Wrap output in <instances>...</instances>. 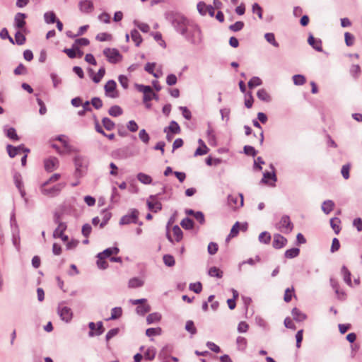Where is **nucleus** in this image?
<instances>
[{"label": "nucleus", "instance_id": "a18cd8bd", "mask_svg": "<svg viewBox=\"0 0 362 362\" xmlns=\"http://www.w3.org/2000/svg\"><path fill=\"white\" fill-rule=\"evenodd\" d=\"M105 259V258L104 257L98 254L97 265L100 269H105L108 267V263Z\"/></svg>", "mask_w": 362, "mask_h": 362}, {"label": "nucleus", "instance_id": "79ce46f5", "mask_svg": "<svg viewBox=\"0 0 362 362\" xmlns=\"http://www.w3.org/2000/svg\"><path fill=\"white\" fill-rule=\"evenodd\" d=\"M164 264L168 267H173L175 264L173 256L170 255H165L163 257Z\"/></svg>", "mask_w": 362, "mask_h": 362}, {"label": "nucleus", "instance_id": "de8ad7c7", "mask_svg": "<svg viewBox=\"0 0 362 362\" xmlns=\"http://www.w3.org/2000/svg\"><path fill=\"white\" fill-rule=\"evenodd\" d=\"M262 84V80L257 76L252 77L248 82V87L250 88H253L256 86H260Z\"/></svg>", "mask_w": 362, "mask_h": 362}, {"label": "nucleus", "instance_id": "7ed1b4c3", "mask_svg": "<svg viewBox=\"0 0 362 362\" xmlns=\"http://www.w3.org/2000/svg\"><path fill=\"white\" fill-rule=\"evenodd\" d=\"M105 93L107 97L117 98L119 97V91L117 90L116 82L113 80L108 81L105 86Z\"/></svg>", "mask_w": 362, "mask_h": 362}, {"label": "nucleus", "instance_id": "58836bf2", "mask_svg": "<svg viewBox=\"0 0 362 362\" xmlns=\"http://www.w3.org/2000/svg\"><path fill=\"white\" fill-rule=\"evenodd\" d=\"M90 43V41L89 40H88L87 38H78V39H76L73 45V47H78L80 48V47H83V46H87Z\"/></svg>", "mask_w": 362, "mask_h": 362}, {"label": "nucleus", "instance_id": "473e14b6", "mask_svg": "<svg viewBox=\"0 0 362 362\" xmlns=\"http://www.w3.org/2000/svg\"><path fill=\"white\" fill-rule=\"evenodd\" d=\"M131 37L132 40L135 42V45L136 46H139V45L142 42V37L139 31H137L136 30H134L132 31Z\"/></svg>", "mask_w": 362, "mask_h": 362}, {"label": "nucleus", "instance_id": "603ef678", "mask_svg": "<svg viewBox=\"0 0 362 362\" xmlns=\"http://www.w3.org/2000/svg\"><path fill=\"white\" fill-rule=\"evenodd\" d=\"M344 40H345V43L347 46L350 47V46H352L354 43V40H355V38H354V36L351 34L350 33H345L344 34Z\"/></svg>", "mask_w": 362, "mask_h": 362}, {"label": "nucleus", "instance_id": "4be33fe9", "mask_svg": "<svg viewBox=\"0 0 362 362\" xmlns=\"http://www.w3.org/2000/svg\"><path fill=\"white\" fill-rule=\"evenodd\" d=\"M89 73L92 77V80L95 83H98L105 74V69L104 67H101L96 74H94L93 69H89Z\"/></svg>", "mask_w": 362, "mask_h": 362}, {"label": "nucleus", "instance_id": "a19ab883", "mask_svg": "<svg viewBox=\"0 0 362 362\" xmlns=\"http://www.w3.org/2000/svg\"><path fill=\"white\" fill-rule=\"evenodd\" d=\"M25 35L21 32L18 31L15 35V41L16 43L18 45H22L25 42Z\"/></svg>", "mask_w": 362, "mask_h": 362}, {"label": "nucleus", "instance_id": "2f4dec72", "mask_svg": "<svg viewBox=\"0 0 362 362\" xmlns=\"http://www.w3.org/2000/svg\"><path fill=\"white\" fill-rule=\"evenodd\" d=\"M119 252V249L116 247H110L104 250L103 252L100 253V255L105 258L110 257L112 255H117Z\"/></svg>", "mask_w": 362, "mask_h": 362}, {"label": "nucleus", "instance_id": "864d4df0", "mask_svg": "<svg viewBox=\"0 0 362 362\" xmlns=\"http://www.w3.org/2000/svg\"><path fill=\"white\" fill-rule=\"evenodd\" d=\"M259 240L263 243H269L271 240V235L267 232H262L259 235Z\"/></svg>", "mask_w": 362, "mask_h": 362}, {"label": "nucleus", "instance_id": "4468645a", "mask_svg": "<svg viewBox=\"0 0 362 362\" xmlns=\"http://www.w3.org/2000/svg\"><path fill=\"white\" fill-rule=\"evenodd\" d=\"M78 7L80 11L85 13H90L94 10V5L91 0H81Z\"/></svg>", "mask_w": 362, "mask_h": 362}, {"label": "nucleus", "instance_id": "9b49d317", "mask_svg": "<svg viewBox=\"0 0 362 362\" xmlns=\"http://www.w3.org/2000/svg\"><path fill=\"white\" fill-rule=\"evenodd\" d=\"M197 10L199 13L202 16L209 13V15L211 17L214 16L215 9L214 7L211 5H206L204 2L200 1L197 4Z\"/></svg>", "mask_w": 362, "mask_h": 362}, {"label": "nucleus", "instance_id": "cd10ccee", "mask_svg": "<svg viewBox=\"0 0 362 362\" xmlns=\"http://www.w3.org/2000/svg\"><path fill=\"white\" fill-rule=\"evenodd\" d=\"M66 229V225L64 223H59L57 228L54 230L53 235L54 238L62 237V234Z\"/></svg>", "mask_w": 362, "mask_h": 362}, {"label": "nucleus", "instance_id": "a878e982", "mask_svg": "<svg viewBox=\"0 0 362 362\" xmlns=\"http://www.w3.org/2000/svg\"><path fill=\"white\" fill-rule=\"evenodd\" d=\"M161 319V315L158 313H153L149 314L146 317V322L148 324H152L154 322H158Z\"/></svg>", "mask_w": 362, "mask_h": 362}, {"label": "nucleus", "instance_id": "ea45409f", "mask_svg": "<svg viewBox=\"0 0 362 362\" xmlns=\"http://www.w3.org/2000/svg\"><path fill=\"white\" fill-rule=\"evenodd\" d=\"M109 114L113 117H117L122 114V108L118 105H114L109 109Z\"/></svg>", "mask_w": 362, "mask_h": 362}, {"label": "nucleus", "instance_id": "ddd939ff", "mask_svg": "<svg viewBox=\"0 0 362 362\" xmlns=\"http://www.w3.org/2000/svg\"><path fill=\"white\" fill-rule=\"evenodd\" d=\"M90 328L89 336L93 337L94 335H100L104 332V328L102 322H98L97 324L91 322L89 323Z\"/></svg>", "mask_w": 362, "mask_h": 362}, {"label": "nucleus", "instance_id": "6ab92c4d", "mask_svg": "<svg viewBox=\"0 0 362 362\" xmlns=\"http://www.w3.org/2000/svg\"><path fill=\"white\" fill-rule=\"evenodd\" d=\"M57 140L59 141L62 144V149H59V148L54 144H52V148H55L57 152L59 153H64L69 152L70 151V146L67 143V141L64 139V136H58Z\"/></svg>", "mask_w": 362, "mask_h": 362}, {"label": "nucleus", "instance_id": "c03bdc74", "mask_svg": "<svg viewBox=\"0 0 362 362\" xmlns=\"http://www.w3.org/2000/svg\"><path fill=\"white\" fill-rule=\"evenodd\" d=\"M300 250L298 248H292L287 250L285 252L286 258H294L299 255Z\"/></svg>", "mask_w": 362, "mask_h": 362}, {"label": "nucleus", "instance_id": "09e8293b", "mask_svg": "<svg viewBox=\"0 0 362 362\" xmlns=\"http://www.w3.org/2000/svg\"><path fill=\"white\" fill-rule=\"evenodd\" d=\"M293 81L295 85L300 86L305 83L306 79L304 76L298 74L293 76Z\"/></svg>", "mask_w": 362, "mask_h": 362}, {"label": "nucleus", "instance_id": "338daca9", "mask_svg": "<svg viewBox=\"0 0 362 362\" xmlns=\"http://www.w3.org/2000/svg\"><path fill=\"white\" fill-rule=\"evenodd\" d=\"M26 72H27V69L22 64H20L14 70V74L16 75H23V74H25Z\"/></svg>", "mask_w": 362, "mask_h": 362}, {"label": "nucleus", "instance_id": "bb28decb", "mask_svg": "<svg viewBox=\"0 0 362 362\" xmlns=\"http://www.w3.org/2000/svg\"><path fill=\"white\" fill-rule=\"evenodd\" d=\"M334 206V204L332 201L327 200L323 202L322 209L325 214H328L333 210Z\"/></svg>", "mask_w": 362, "mask_h": 362}, {"label": "nucleus", "instance_id": "bf43d9fd", "mask_svg": "<svg viewBox=\"0 0 362 362\" xmlns=\"http://www.w3.org/2000/svg\"><path fill=\"white\" fill-rule=\"evenodd\" d=\"M0 37L1 39H8L9 42L12 44H15L13 39L9 35L8 30L3 28L0 32Z\"/></svg>", "mask_w": 362, "mask_h": 362}, {"label": "nucleus", "instance_id": "7c9ffc66", "mask_svg": "<svg viewBox=\"0 0 362 362\" xmlns=\"http://www.w3.org/2000/svg\"><path fill=\"white\" fill-rule=\"evenodd\" d=\"M137 179L145 185H149L152 182L151 177L143 173H140L137 175Z\"/></svg>", "mask_w": 362, "mask_h": 362}, {"label": "nucleus", "instance_id": "39448f33", "mask_svg": "<svg viewBox=\"0 0 362 362\" xmlns=\"http://www.w3.org/2000/svg\"><path fill=\"white\" fill-rule=\"evenodd\" d=\"M278 229L284 233H288L293 229V224L290 220V218L287 216H284L279 223L277 224Z\"/></svg>", "mask_w": 362, "mask_h": 362}, {"label": "nucleus", "instance_id": "aec40b11", "mask_svg": "<svg viewBox=\"0 0 362 362\" xmlns=\"http://www.w3.org/2000/svg\"><path fill=\"white\" fill-rule=\"evenodd\" d=\"M175 23H176L175 27L177 30L182 34H184L187 31V21L186 18L183 17L177 18L175 19Z\"/></svg>", "mask_w": 362, "mask_h": 362}, {"label": "nucleus", "instance_id": "69168bd1", "mask_svg": "<svg viewBox=\"0 0 362 362\" xmlns=\"http://www.w3.org/2000/svg\"><path fill=\"white\" fill-rule=\"evenodd\" d=\"M189 288L196 293H199L202 290V285L200 282L191 284L189 285Z\"/></svg>", "mask_w": 362, "mask_h": 362}, {"label": "nucleus", "instance_id": "f257e3e1", "mask_svg": "<svg viewBox=\"0 0 362 362\" xmlns=\"http://www.w3.org/2000/svg\"><path fill=\"white\" fill-rule=\"evenodd\" d=\"M136 88L138 91L144 93L143 100L146 105V107L149 109L151 107V104L149 103L152 99H158L156 94L153 91V89L148 86H144L136 84Z\"/></svg>", "mask_w": 362, "mask_h": 362}, {"label": "nucleus", "instance_id": "72a5a7b5", "mask_svg": "<svg viewBox=\"0 0 362 362\" xmlns=\"http://www.w3.org/2000/svg\"><path fill=\"white\" fill-rule=\"evenodd\" d=\"M341 273L343 274L344 281L349 286H351V272L345 266L342 267Z\"/></svg>", "mask_w": 362, "mask_h": 362}, {"label": "nucleus", "instance_id": "a211bd4d", "mask_svg": "<svg viewBox=\"0 0 362 362\" xmlns=\"http://www.w3.org/2000/svg\"><path fill=\"white\" fill-rule=\"evenodd\" d=\"M286 243H287V240L281 235H280V234L274 235L272 245L274 248H276V249L282 248L284 246L286 245Z\"/></svg>", "mask_w": 362, "mask_h": 362}, {"label": "nucleus", "instance_id": "1a4fd4ad", "mask_svg": "<svg viewBox=\"0 0 362 362\" xmlns=\"http://www.w3.org/2000/svg\"><path fill=\"white\" fill-rule=\"evenodd\" d=\"M147 206L150 211L156 213L162 209V204L156 196H150L147 199Z\"/></svg>", "mask_w": 362, "mask_h": 362}, {"label": "nucleus", "instance_id": "c9c22d12", "mask_svg": "<svg viewBox=\"0 0 362 362\" xmlns=\"http://www.w3.org/2000/svg\"><path fill=\"white\" fill-rule=\"evenodd\" d=\"M102 123L105 129L111 131L115 128V123L109 118L104 117L102 120Z\"/></svg>", "mask_w": 362, "mask_h": 362}, {"label": "nucleus", "instance_id": "052dcab7", "mask_svg": "<svg viewBox=\"0 0 362 362\" xmlns=\"http://www.w3.org/2000/svg\"><path fill=\"white\" fill-rule=\"evenodd\" d=\"M350 169H351L350 164L344 165L341 168V175H342L343 177L346 180L349 179V177Z\"/></svg>", "mask_w": 362, "mask_h": 362}, {"label": "nucleus", "instance_id": "f03ea898", "mask_svg": "<svg viewBox=\"0 0 362 362\" xmlns=\"http://www.w3.org/2000/svg\"><path fill=\"white\" fill-rule=\"evenodd\" d=\"M49 184L47 182H44L40 187L42 193L49 197H54L57 195L64 187V185L61 183L50 187H49Z\"/></svg>", "mask_w": 362, "mask_h": 362}, {"label": "nucleus", "instance_id": "49530a36", "mask_svg": "<svg viewBox=\"0 0 362 362\" xmlns=\"http://www.w3.org/2000/svg\"><path fill=\"white\" fill-rule=\"evenodd\" d=\"M209 274L211 276L221 278L223 276V272L220 270V269L214 267H211L209 271Z\"/></svg>", "mask_w": 362, "mask_h": 362}, {"label": "nucleus", "instance_id": "4d7b16f0", "mask_svg": "<svg viewBox=\"0 0 362 362\" xmlns=\"http://www.w3.org/2000/svg\"><path fill=\"white\" fill-rule=\"evenodd\" d=\"M156 350L153 348H148L144 354V357L147 360H153L156 356Z\"/></svg>", "mask_w": 362, "mask_h": 362}, {"label": "nucleus", "instance_id": "f704fd0d", "mask_svg": "<svg viewBox=\"0 0 362 362\" xmlns=\"http://www.w3.org/2000/svg\"><path fill=\"white\" fill-rule=\"evenodd\" d=\"M276 180V175L274 173H264L261 182L268 184L269 180H272L274 182Z\"/></svg>", "mask_w": 362, "mask_h": 362}, {"label": "nucleus", "instance_id": "680f3d73", "mask_svg": "<svg viewBox=\"0 0 362 362\" xmlns=\"http://www.w3.org/2000/svg\"><path fill=\"white\" fill-rule=\"evenodd\" d=\"M6 136L12 140H18V136L14 128L11 127L8 129L6 132Z\"/></svg>", "mask_w": 362, "mask_h": 362}, {"label": "nucleus", "instance_id": "dca6fc26", "mask_svg": "<svg viewBox=\"0 0 362 362\" xmlns=\"http://www.w3.org/2000/svg\"><path fill=\"white\" fill-rule=\"evenodd\" d=\"M58 314L62 320L68 322L72 319V312L71 310L68 307H59L58 308Z\"/></svg>", "mask_w": 362, "mask_h": 362}, {"label": "nucleus", "instance_id": "f8f14e48", "mask_svg": "<svg viewBox=\"0 0 362 362\" xmlns=\"http://www.w3.org/2000/svg\"><path fill=\"white\" fill-rule=\"evenodd\" d=\"M45 169L47 172H52L59 166V160L55 157H49L44 160Z\"/></svg>", "mask_w": 362, "mask_h": 362}, {"label": "nucleus", "instance_id": "37998d69", "mask_svg": "<svg viewBox=\"0 0 362 362\" xmlns=\"http://www.w3.org/2000/svg\"><path fill=\"white\" fill-rule=\"evenodd\" d=\"M162 329L160 327L148 328L146 330V334L148 337L160 335Z\"/></svg>", "mask_w": 362, "mask_h": 362}, {"label": "nucleus", "instance_id": "b1692460", "mask_svg": "<svg viewBox=\"0 0 362 362\" xmlns=\"http://www.w3.org/2000/svg\"><path fill=\"white\" fill-rule=\"evenodd\" d=\"M330 226L334 230L336 234H339L341 228V221L339 218H332L330 219Z\"/></svg>", "mask_w": 362, "mask_h": 362}, {"label": "nucleus", "instance_id": "9d476101", "mask_svg": "<svg viewBox=\"0 0 362 362\" xmlns=\"http://www.w3.org/2000/svg\"><path fill=\"white\" fill-rule=\"evenodd\" d=\"M167 238L172 243L174 240L179 242L182 238V231L178 226H175L173 227L172 232L167 231Z\"/></svg>", "mask_w": 362, "mask_h": 362}, {"label": "nucleus", "instance_id": "4c0bfd02", "mask_svg": "<svg viewBox=\"0 0 362 362\" xmlns=\"http://www.w3.org/2000/svg\"><path fill=\"white\" fill-rule=\"evenodd\" d=\"M44 18L47 23H54L57 21L56 15L52 11L45 13Z\"/></svg>", "mask_w": 362, "mask_h": 362}, {"label": "nucleus", "instance_id": "c756f323", "mask_svg": "<svg viewBox=\"0 0 362 362\" xmlns=\"http://www.w3.org/2000/svg\"><path fill=\"white\" fill-rule=\"evenodd\" d=\"M294 292L295 290L293 286L286 288L284 296V301L286 303H289L291 300L293 296L296 297Z\"/></svg>", "mask_w": 362, "mask_h": 362}, {"label": "nucleus", "instance_id": "8fccbe9b", "mask_svg": "<svg viewBox=\"0 0 362 362\" xmlns=\"http://www.w3.org/2000/svg\"><path fill=\"white\" fill-rule=\"evenodd\" d=\"M264 37L268 42H269L274 47H279V44L276 41L275 36L273 33H266L264 35Z\"/></svg>", "mask_w": 362, "mask_h": 362}, {"label": "nucleus", "instance_id": "6e6552de", "mask_svg": "<svg viewBox=\"0 0 362 362\" xmlns=\"http://www.w3.org/2000/svg\"><path fill=\"white\" fill-rule=\"evenodd\" d=\"M131 302L133 305L140 304L136 308V312L139 315H144L146 313L149 312L151 310L150 306L145 303L146 302V300L144 298L131 300Z\"/></svg>", "mask_w": 362, "mask_h": 362}, {"label": "nucleus", "instance_id": "412c9836", "mask_svg": "<svg viewBox=\"0 0 362 362\" xmlns=\"http://www.w3.org/2000/svg\"><path fill=\"white\" fill-rule=\"evenodd\" d=\"M26 15L22 13H18L14 18V25L18 29H23L25 25Z\"/></svg>", "mask_w": 362, "mask_h": 362}, {"label": "nucleus", "instance_id": "2eb2a0df", "mask_svg": "<svg viewBox=\"0 0 362 362\" xmlns=\"http://www.w3.org/2000/svg\"><path fill=\"white\" fill-rule=\"evenodd\" d=\"M229 206L233 209H237L243 205V197L242 194L239 196L230 195L228 198Z\"/></svg>", "mask_w": 362, "mask_h": 362}, {"label": "nucleus", "instance_id": "774afa93", "mask_svg": "<svg viewBox=\"0 0 362 362\" xmlns=\"http://www.w3.org/2000/svg\"><path fill=\"white\" fill-rule=\"evenodd\" d=\"M244 152L247 156H255L257 154L256 150L255 149L254 147H252L251 146H245L244 147Z\"/></svg>", "mask_w": 362, "mask_h": 362}, {"label": "nucleus", "instance_id": "423d86ee", "mask_svg": "<svg viewBox=\"0 0 362 362\" xmlns=\"http://www.w3.org/2000/svg\"><path fill=\"white\" fill-rule=\"evenodd\" d=\"M248 225L247 223H240L237 221L232 227L230 232L226 239L228 241L230 238H233L238 235L239 231H246L247 230Z\"/></svg>", "mask_w": 362, "mask_h": 362}, {"label": "nucleus", "instance_id": "20e7f679", "mask_svg": "<svg viewBox=\"0 0 362 362\" xmlns=\"http://www.w3.org/2000/svg\"><path fill=\"white\" fill-rule=\"evenodd\" d=\"M103 54L107 58V60L112 64L117 63L122 59V55L116 49L107 48L104 49Z\"/></svg>", "mask_w": 362, "mask_h": 362}, {"label": "nucleus", "instance_id": "e433bc0d", "mask_svg": "<svg viewBox=\"0 0 362 362\" xmlns=\"http://www.w3.org/2000/svg\"><path fill=\"white\" fill-rule=\"evenodd\" d=\"M144 282L138 278H133L129 281V287L131 288H138L143 286Z\"/></svg>", "mask_w": 362, "mask_h": 362}, {"label": "nucleus", "instance_id": "0e129e2a", "mask_svg": "<svg viewBox=\"0 0 362 362\" xmlns=\"http://www.w3.org/2000/svg\"><path fill=\"white\" fill-rule=\"evenodd\" d=\"M139 139L145 144H148L150 139L149 135L145 129H141L139 134Z\"/></svg>", "mask_w": 362, "mask_h": 362}, {"label": "nucleus", "instance_id": "3c124183", "mask_svg": "<svg viewBox=\"0 0 362 362\" xmlns=\"http://www.w3.org/2000/svg\"><path fill=\"white\" fill-rule=\"evenodd\" d=\"M180 225L185 229H191L194 226V223L190 218H185L181 221Z\"/></svg>", "mask_w": 362, "mask_h": 362}, {"label": "nucleus", "instance_id": "c85d7f7f", "mask_svg": "<svg viewBox=\"0 0 362 362\" xmlns=\"http://www.w3.org/2000/svg\"><path fill=\"white\" fill-rule=\"evenodd\" d=\"M257 95L259 100L264 102H269L271 100L269 94L264 89L259 90L257 93Z\"/></svg>", "mask_w": 362, "mask_h": 362}, {"label": "nucleus", "instance_id": "e2e57ef3", "mask_svg": "<svg viewBox=\"0 0 362 362\" xmlns=\"http://www.w3.org/2000/svg\"><path fill=\"white\" fill-rule=\"evenodd\" d=\"M168 129L171 132L175 133V134H178L180 132V127L179 124L176 122H174V121L170 122V124L168 127Z\"/></svg>", "mask_w": 362, "mask_h": 362}, {"label": "nucleus", "instance_id": "f3484780", "mask_svg": "<svg viewBox=\"0 0 362 362\" xmlns=\"http://www.w3.org/2000/svg\"><path fill=\"white\" fill-rule=\"evenodd\" d=\"M7 151L11 158L15 157L18 154H21L24 152H29V149L25 148L23 146L14 147L11 145L7 146Z\"/></svg>", "mask_w": 362, "mask_h": 362}, {"label": "nucleus", "instance_id": "393cba45", "mask_svg": "<svg viewBox=\"0 0 362 362\" xmlns=\"http://www.w3.org/2000/svg\"><path fill=\"white\" fill-rule=\"evenodd\" d=\"M292 315L293 317V319L296 321H303L306 318V315L303 313L299 309L294 308L292 310Z\"/></svg>", "mask_w": 362, "mask_h": 362}, {"label": "nucleus", "instance_id": "5701e85b", "mask_svg": "<svg viewBox=\"0 0 362 362\" xmlns=\"http://www.w3.org/2000/svg\"><path fill=\"white\" fill-rule=\"evenodd\" d=\"M308 42L317 51H322V41L320 40L315 39L313 35H310Z\"/></svg>", "mask_w": 362, "mask_h": 362}, {"label": "nucleus", "instance_id": "13d9d810", "mask_svg": "<svg viewBox=\"0 0 362 362\" xmlns=\"http://www.w3.org/2000/svg\"><path fill=\"white\" fill-rule=\"evenodd\" d=\"M244 27V23L242 21H237L234 24L229 26V29L233 32L241 30Z\"/></svg>", "mask_w": 362, "mask_h": 362}, {"label": "nucleus", "instance_id": "6e6d98bb", "mask_svg": "<svg viewBox=\"0 0 362 362\" xmlns=\"http://www.w3.org/2000/svg\"><path fill=\"white\" fill-rule=\"evenodd\" d=\"M122 310L121 308H114L113 309H112L111 317L110 319V320L117 319L122 315Z\"/></svg>", "mask_w": 362, "mask_h": 362}, {"label": "nucleus", "instance_id": "0eeeda50", "mask_svg": "<svg viewBox=\"0 0 362 362\" xmlns=\"http://www.w3.org/2000/svg\"><path fill=\"white\" fill-rule=\"evenodd\" d=\"M139 217V211L136 209H132L129 214L123 216L120 221L119 224L126 225L131 223H136Z\"/></svg>", "mask_w": 362, "mask_h": 362}, {"label": "nucleus", "instance_id": "5fc2aeb1", "mask_svg": "<svg viewBox=\"0 0 362 362\" xmlns=\"http://www.w3.org/2000/svg\"><path fill=\"white\" fill-rule=\"evenodd\" d=\"M185 329L192 334H194L197 332V329L193 321L192 320L187 321L185 325Z\"/></svg>", "mask_w": 362, "mask_h": 362}]
</instances>
